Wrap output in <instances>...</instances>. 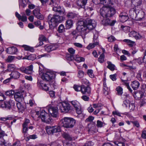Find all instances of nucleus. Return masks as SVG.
Returning <instances> with one entry per match:
<instances>
[{
    "label": "nucleus",
    "instance_id": "obj_61",
    "mask_svg": "<svg viewBox=\"0 0 146 146\" xmlns=\"http://www.w3.org/2000/svg\"><path fill=\"white\" fill-rule=\"evenodd\" d=\"M131 122L133 124L134 126H135L138 128L140 127V125L138 121H132Z\"/></svg>",
    "mask_w": 146,
    "mask_h": 146
},
{
    "label": "nucleus",
    "instance_id": "obj_11",
    "mask_svg": "<svg viewBox=\"0 0 146 146\" xmlns=\"http://www.w3.org/2000/svg\"><path fill=\"white\" fill-rule=\"evenodd\" d=\"M70 102L75 108L77 113L78 114H81L82 113L81 106L79 102L76 100L72 101Z\"/></svg>",
    "mask_w": 146,
    "mask_h": 146
},
{
    "label": "nucleus",
    "instance_id": "obj_3",
    "mask_svg": "<svg viewBox=\"0 0 146 146\" xmlns=\"http://www.w3.org/2000/svg\"><path fill=\"white\" fill-rule=\"evenodd\" d=\"M48 21L50 28L53 29L56 27L58 24L62 22L63 17L58 15L50 14L48 16Z\"/></svg>",
    "mask_w": 146,
    "mask_h": 146
},
{
    "label": "nucleus",
    "instance_id": "obj_2",
    "mask_svg": "<svg viewBox=\"0 0 146 146\" xmlns=\"http://www.w3.org/2000/svg\"><path fill=\"white\" fill-rule=\"evenodd\" d=\"M96 25V22L94 20L88 18L84 21H79L76 28L82 31V33L84 32L87 34L91 30L94 29Z\"/></svg>",
    "mask_w": 146,
    "mask_h": 146
},
{
    "label": "nucleus",
    "instance_id": "obj_43",
    "mask_svg": "<svg viewBox=\"0 0 146 146\" xmlns=\"http://www.w3.org/2000/svg\"><path fill=\"white\" fill-rule=\"evenodd\" d=\"M74 59L75 61L78 62L84 61L85 60V59L83 57H80L79 56L78 57H75Z\"/></svg>",
    "mask_w": 146,
    "mask_h": 146
},
{
    "label": "nucleus",
    "instance_id": "obj_63",
    "mask_svg": "<svg viewBox=\"0 0 146 146\" xmlns=\"http://www.w3.org/2000/svg\"><path fill=\"white\" fill-rule=\"evenodd\" d=\"M141 71H139L136 76V78L140 81H141L142 80L141 78Z\"/></svg>",
    "mask_w": 146,
    "mask_h": 146
},
{
    "label": "nucleus",
    "instance_id": "obj_9",
    "mask_svg": "<svg viewBox=\"0 0 146 146\" xmlns=\"http://www.w3.org/2000/svg\"><path fill=\"white\" fill-rule=\"evenodd\" d=\"M33 66L31 64L26 67L24 66H22L20 68H17L16 70H19L23 73L27 74H31L32 73L33 71Z\"/></svg>",
    "mask_w": 146,
    "mask_h": 146
},
{
    "label": "nucleus",
    "instance_id": "obj_23",
    "mask_svg": "<svg viewBox=\"0 0 146 146\" xmlns=\"http://www.w3.org/2000/svg\"><path fill=\"white\" fill-rule=\"evenodd\" d=\"M63 137L69 141H72L75 139L76 138L73 136L72 135L69 134V133H65L63 134Z\"/></svg>",
    "mask_w": 146,
    "mask_h": 146
},
{
    "label": "nucleus",
    "instance_id": "obj_62",
    "mask_svg": "<svg viewBox=\"0 0 146 146\" xmlns=\"http://www.w3.org/2000/svg\"><path fill=\"white\" fill-rule=\"evenodd\" d=\"M101 3H102L103 4H106L108 5L111 4L112 3L111 0H102Z\"/></svg>",
    "mask_w": 146,
    "mask_h": 146
},
{
    "label": "nucleus",
    "instance_id": "obj_46",
    "mask_svg": "<svg viewBox=\"0 0 146 146\" xmlns=\"http://www.w3.org/2000/svg\"><path fill=\"white\" fill-rule=\"evenodd\" d=\"M117 91V94L119 95H121L123 93V89L120 86H118L116 88Z\"/></svg>",
    "mask_w": 146,
    "mask_h": 146
},
{
    "label": "nucleus",
    "instance_id": "obj_57",
    "mask_svg": "<svg viewBox=\"0 0 146 146\" xmlns=\"http://www.w3.org/2000/svg\"><path fill=\"white\" fill-rule=\"evenodd\" d=\"M135 106L134 103H130L129 105V108L131 111H133L135 108Z\"/></svg>",
    "mask_w": 146,
    "mask_h": 146
},
{
    "label": "nucleus",
    "instance_id": "obj_10",
    "mask_svg": "<svg viewBox=\"0 0 146 146\" xmlns=\"http://www.w3.org/2000/svg\"><path fill=\"white\" fill-rule=\"evenodd\" d=\"M54 74L52 72L47 71L43 73L42 76V78L46 82L49 81L52 79Z\"/></svg>",
    "mask_w": 146,
    "mask_h": 146
},
{
    "label": "nucleus",
    "instance_id": "obj_44",
    "mask_svg": "<svg viewBox=\"0 0 146 146\" xmlns=\"http://www.w3.org/2000/svg\"><path fill=\"white\" fill-rule=\"evenodd\" d=\"M40 9L39 7H37L33 11V13L35 16H36L40 13Z\"/></svg>",
    "mask_w": 146,
    "mask_h": 146
},
{
    "label": "nucleus",
    "instance_id": "obj_21",
    "mask_svg": "<svg viewBox=\"0 0 146 146\" xmlns=\"http://www.w3.org/2000/svg\"><path fill=\"white\" fill-rule=\"evenodd\" d=\"M17 51V49L15 47H9L7 49V52L10 54H15Z\"/></svg>",
    "mask_w": 146,
    "mask_h": 146
},
{
    "label": "nucleus",
    "instance_id": "obj_54",
    "mask_svg": "<svg viewBox=\"0 0 146 146\" xmlns=\"http://www.w3.org/2000/svg\"><path fill=\"white\" fill-rule=\"evenodd\" d=\"M22 126L23 127L22 133L25 135L28 131V126L23 125Z\"/></svg>",
    "mask_w": 146,
    "mask_h": 146
},
{
    "label": "nucleus",
    "instance_id": "obj_36",
    "mask_svg": "<svg viewBox=\"0 0 146 146\" xmlns=\"http://www.w3.org/2000/svg\"><path fill=\"white\" fill-rule=\"evenodd\" d=\"M19 7L21 6L24 8L27 5L26 0H19Z\"/></svg>",
    "mask_w": 146,
    "mask_h": 146
},
{
    "label": "nucleus",
    "instance_id": "obj_14",
    "mask_svg": "<svg viewBox=\"0 0 146 146\" xmlns=\"http://www.w3.org/2000/svg\"><path fill=\"white\" fill-rule=\"evenodd\" d=\"M79 33H80L81 35L83 38H84L85 37V35L87 34L84 32V33H82V31L77 29V28H76L75 30L73 31L71 34L72 35L74 36L73 38L75 39H76L78 36L79 35Z\"/></svg>",
    "mask_w": 146,
    "mask_h": 146
},
{
    "label": "nucleus",
    "instance_id": "obj_35",
    "mask_svg": "<svg viewBox=\"0 0 146 146\" xmlns=\"http://www.w3.org/2000/svg\"><path fill=\"white\" fill-rule=\"evenodd\" d=\"M146 59V58H145V57L143 58L140 57L135 60L134 61L136 63L141 64L143 62H145V60Z\"/></svg>",
    "mask_w": 146,
    "mask_h": 146
},
{
    "label": "nucleus",
    "instance_id": "obj_58",
    "mask_svg": "<svg viewBox=\"0 0 146 146\" xmlns=\"http://www.w3.org/2000/svg\"><path fill=\"white\" fill-rule=\"evenodd\" d=\"M137 32L134 31L131 32L129 34V37H134L135 38V36L137 35Z\"/></svg>",
    "mask_w": 146,
    "mask_h": 146
},
{
    "label": "nucleus",
    "instance_id": "obj_13",
    "mask_svg": "<svg viewBox=\"0 0 146 146\" xmlns=\"http://www.w3.org/2000/svg\"><path fill=\"white\" fill-rule=\"evenodd\" d=\"M14 102L11 100H10L8 102H2L1 105V107L2 108H5L10 110L11 108V106H14Z\"/></svg>",
    "mask_w": 146,
    "mask_h": 146
},
{
    "label": "nucleus",
    "instance_id": "obj_38",
    "mask_svg": "<svg viewBox=\"0 0 146 146\" xmlns=\"http://www.w3.org/2000/svg\"><path fill=\"white\" fill-rule=\"evenodd\" d=\"M7 70L9 71H12L15 70H16L17 68H16L14 64H10L8 65L7 66Z\"/></svg>",
    "mask_w": 146,
    "mask_h": 146
},
{
    "label": "nucleus",
    "instance_id": "obj_56",
    "mask_svg": "<svg viewBox=\"0 0 146 146\" xmlns=\"http://www.w3.org/2000/svg\"><path fill=\"white\" fill-rule=\"evenodd\" d=\"M114 143L117 146H125V143L122 142L115 141L114 142Z\"/></svg>",
    "mask_w": 146,
    "mask_h": 146
},
{
    "label": "nucleus",
    "instance_id": "obj_42",
    "mask_svg": "<svg viewBox=\"0 0 146 146\" xmlns=\"http://www.w3.org/2000/svg\"><path fill=\"white\" fill-rule=\"evenodd\" d=\"M123 42L128 43V45L130 47H132L134 43V42L129 39H125L123 40Z\"/></svg>",
    "mask_w": 146,
    "mask_h": 146
},
{
    "label": "nucleus",
    "instance_id": "obj_55",
    "mask_svg": "<svg viewBox=\"0 0 146 146\" xmlns=\"http://www.w3.org/2000/svg\"><path fill=\"white\" fill-rule=\"evenodd\" d=\"M66 59L69 61H72L74 59L73 55L71 54H68L66 56Z\"/></svg>",
    "mask_w": 146,
    "mask_h": 146
},
{
    "label": "nucleus",
    "instance_id": "obj_52",
    "mask_svg": "<svg viewBox=\"0 0 146 146\" xmlns=\"http://www.w3.org/2000/svg\"><path fill=\"white\" fill-rule=\"evenodd\" d=\"M37 138V136L35 134H33L32 135H31L28 136L27 137L26 139L28 141L30 139H35Z\"/></svg>",
    "mask_w": 146,
    "mask_h": 146
},
{
    "label": "nucleus",
    "instance_id": "obj_26",
    "mask_svg": "<svg viewBox=\"0 0 146 146\" xmlns=\"http://www.w3.org/2000/svg\"><path fill=\"white\" fill-rule=\"evenodd\" d=\"M103 85L104 94L105 96H106L108 94L109 89L107 86L106 81H104Z\"/></svg>",
    "mask_w": 146,
    "mask_h": 146
},
{
    "label": "nucleus",
    "instance_id": "obj_45",
    "mask_svg": "<svg viewBox=\"0 0 146 146\" xmlns=\"http://www.w3.org/2000/svg\"><path fill=\"white\" fill-rule=\"evenodd\" d=\"M104 53H102L101 54L99 57L98 59V61L100 63H103L104 61Z\"/></svg>",
    "mask_w": 146,
    "mask_h": 146
},
{
    "label": "nucleus",
    "instance_id": "obj_41",
    "mask_svg": "<svg viewBox=\"0 0 146 146\" xmlns=\"http://www.w3.org/2000/svg\"><path fill=\"white\" fill-rule=\"evenodd\" d=\"M123 82V84L129 90L130 92H131L132 90L129 86V84L127 81L123 80H121Z\"/></svg>",
    "mask_w": 146,
    "mask_h": 146
},
{
    "label": "nucleus",
    "instance_id": "obj_50",
    "mask_svg": "<svg viewBox=\"0 0 146 146\" xmlns=\"http://www.w3.org/2000/svg\"><path fill=\"white\" fill-rule=\"evenodd\" d=\"M121 29L124 31L127 32L130 30V27L129 26H124L123 25H121Z\"/></svg>",
    "mask_w": 146,
    "mask_h": 146
},
{
    "label": "nucleus",
    "instance_id": "obj_7",
    "mask_svg": "<svg viewBox=\"0 0 146 146\" xmlns=\"http://www.w3.org/2000/svg\"><path fill=\"white\" fill-rule=\"evenodd\" d=\"M140 13L143 14V12L138 10L135 9L133 8L131 9L129 12V14L130 17L133 19L137 20L138 18H140L141 17L140 16Z\"/></svg>",
    "mask_w": 146,
    "mask_h": 146
},
{
    "label": "nucleus",
    "instance_id": "obj_16",
    "mask_svg": "<svg viewBox=\"0 0 146 146\" xmlns=\"http://www.w3.org/2000/svg\"><path fill=\"white\" fill-rule=\"evenodd\" d=\"M42 82V81H38L37 82V86L39 88L42 89L44 91H48L49 89V85L45 84H43Z\"/></svg>",
    "mask_w": 146,
    "mask_h": 146
},
{
    "label": "nucleus",
    "instance_id": "obj_17",
    "mask_svg": "<svg viewBox=\"0 0 146 146\" xmlns=\"http://www.w3.org/2000/svg\"><path fill=\"white\" fill-rule=\"evenodd\" d=\"M81 92L83 94H90L91 93V88L89 86H86L84 85H81Z\"/></svg>",
    "mask_w": 146,
    "mask_h": 146
},
{
    "label": "nucleus",
    "instance_id": "obj_34",
    "mask_svg": "<svg viewBox=\"0 0 146 146\" xmlns=\"http://www.w3.org/2000/svg\"><path fill=\"white\" fill-rule=\"evenodd\" d=\"M93 41H99L98 40L99 36L98 32L96 30H94L93 31Z\"/></svg>",
    "mask_w": 146,
    "mask_h": 146
},
{
    "label": "nucleus",
    "instance_id": "obj_33",
    "mask_svg": "<svg viewBox=\"0 0 146 146\" xmlns=\"http://www.w3.org/2000/svg\"><path fill=\"white\" fill-rule=\"evenodd\" d=\"M57 31L59 33H62L65 32V28L63 24H61L58 27Z\"/></svg>",
    "mask_w": 146,
    "mask_h": 146
},
{
    "label": "nucleus",
    "instance_id": "obj_53",
    "mask_svg": "<svg viewBox=\"0 0 146 146\" xmlns=\"http://www.w3.org/2000/svg\"><path fill=\"white\" fill-rule=\"evenodd\" d=\"M93 70H88L87 71V74L91 78H93L94 77V75L93 73Z\"/></svg>",
    "mask_w": 146,
    "mask_h": 146
},
{
    "label": "nucleus",
    "instance_id": "obj_29",
    "mask_svg": "<svg viewBox=\"0 0 146 146\" xmlns=\"http://www.w3.org/2000/svg\"><path fill=\"white\" fill-rule=\"evenodd\" d=\"M73 22L71 19L67 20L66 22V27L67 29L71 28L73 26Z\"/></svg>",
    "mask_w": 146,
    "mask_h": 146
},
{
    "label": "nucleus",
    "instance_id": "obj_59",
    "mask_svg": "<svg viewBox=\"0 0 146 146\" xmlns=\"http://www.w3.org/2000/svg\"><path fill=\"white\" fill-rule=\"evenodd\" d=\"M104 123L98 120L97 121V126L98 127H101L103 126Z\"/></svg>",
    "mask_w": 146,
    "mask_h": 146
},
{
    "label": "nucleus",
    "instance_id": "obj_51",
    "mask_svg": "<svg viewBox=\"0 0 146 146\" xmlns=\"http://www.w3.org/2000/svg\"><path fill=\"white\" fill-rule=\"evenodd\" d=\"M13 119V117L8 116L7 117H0V120L3 121H6L7 120H11Z\"/></svg>",
    "mask_w": 146,
    "mask_h": 146
},
{
    "label": "nucleus",
    "instance_id": "obj_6",
    "mask_svg": "<svg viewBox=\"0 0 146 146\" xmlns=\"http://www.w3.org/2000/svg\"><path fill=\"white\" fill-rule=\"evenodd\" d=\"M38 117H40L42 121L47 123H50L52 121L49 115L44 110H40V115Z\"/></svg>",
    "mask_w": 146,
    "mask_h": 146
},
{
    "label": "nucleus",
    "instance_id": "obj_37",
    "mask_svg": "<svg viewBox=\"0 0 146 146\" xmlns=\"http://www.w3.org/2000/svg\"><path fill=\"white\" fill-rule=\"evenodd\" d=\"M24 48L25 50L27 51H29L31 52H33L34 51V48L32 47H31L27 45H23L22 46Z\"/></svg>",
    "mask_w": 146,
    "mask_h": 146
},
{
    "label": "nucleus",
    "instance_id": "obj_31",
    "mask_svg": "<svg viewBox=\"0 0 146 146\" xmlns=\"http://www.w3.org/2000/svg\"><path fill=\"white\" fill-rule=\"evenodd\" d=\"M93 42H94L93 43H90L88 45V46L87 47V49L90 50L94 48L96 46L99 45V41H93Z\"/></svg>",
    "mask_w": 146,
    "mask_h": 146
},
{
    "label": "nucleus",
    "instance_id": "obj_15",
    "mask_svg": "<svg viewBox=\"0 0 146 146\" xmlns=\"http://www.w3.org/2000/svg\"><path fill=\"white\" fill-rule=\"evenodd\" d=\"M24 92H17L14 94V98L15 100L17 102L22 101L24 100L23 93Z\"/></svg>",
    "mask_w": 146,
    "mask_h": 146
},
{
    "label": "nucleus",
    "instance_id": "obj_20",
    "mask_svg": "<svg viewBox=\"0 0 146 146\" xmlns=\"http://www.w3.org/2000/svg\"><path fill=\"white\" fill-rule=\"evenodd\" d=\"M15 14L16 16L18 18L19 20H21L23 22H25L27 21V18L24 13L21 14L23 15L22 16H21L17 12H16Z\"/></svg>",
    "mask_w": 146,
    "mask_h": 146
},
{
    "label": "nucleus",
    "instance_id": "obj_24",
    "mask_svg": "<svg viewBox=\"0 0 146 146\" xmlns=\"http://www.w3.org/2000/svg\"><path fill=\"white\" fill-rule=\"evenodd\" d=\"M107 63L108 65L107 66V68L111 71H113L114 70H116L117 68L115 65L112 64V63L110 61H107Z\"/></svg>",
    "mask_w": 146,
    "mask_h": 146
},
{
    "label": "nucleus",
    "instance_id": "obj_1",
    "mask_svg": "<svg viewBox=\"0 0 146 146\" xmlns=\"http://www.w3.org/2000/svg\"><path fill=\"white\" fill-rule=\"evenodd\" d=\"M100 14L104 18L102 21V23L104 25H109L110 26H113L116 21L110 20L109 17L114 15L116 11L115 9L113 7H103L100 10Z\"/></svg>",
    "mask_w": 146,
    "mask_h": 146
},
{
    "label": "nucleus",
    "instance_id": "obj_25",
    "mask_svg": "<svg viewBox=\"0 0 146 146\" xmlns=\"http://www.w3.org/2000/svg\"><path fill=\"white\" fill-rule=\"evenodd\" d=\"M77 5L80 7L84 8V6L86 4L87 0H78Z\"/></svg>",
    "mask_w": 146,
    "mask_h": 146
},
{
    "label": "nucleus",
    "instance_id": "obj_64",
    "mask_svg": "<svg viewBox=\"0 0 146 146\" xmlns=\"http://www.w3.org/2000/svg\"><path fill=\"white\" fill-rule=\"evenodd\" d=\"M50 146H61L58 141H55L52 142Z\"/></svg>",
    "mask_w": 146,
    "mask_h": 146
},
{
    "label": "nucleus",
    "instance_id": "obj_47",
    "mask_svg": "<svg viewBox=\"0 0 146 146\" xmlns=\"http://www.w3.org/2000/svg\"><path fill=\"white\" fill-rule=\"evenodd\" d=\"M138 51V49L135 46L132 47L130 50V52L133 55L136 53Z\"/></svg>",
    "mask_w": 146,
    "mask_h": 146
},
{
    "label": "nucleus",
    "instance_id": "obj_39",
    "mask_svg": "<svg viewBox=\"0 0 146 146\" xmlns=\"http://www.w3.org/2000/svg\"><path fill=\"white\" fill-rule=\"evenodd\" d=\"M76 15L74 13L72 12H68L66 15L68 18L73 19L76 17Z\"/></svg>",
    "mask_w": 146,
    "mask_h": 146
},
{
    "label": "nucleus",
    "instance_id": "obj_27",
    "mask_svg": "<svg viewBox=\"0 0 146 146\" xmlns=\"http://www.w3.org/2000/svg\"><path fill=\"white\" fill-rule=\"evenodd\" d=\"M140 84L138 82L134 81L132 82L131 86L134 90H136L139 87Z\"/></svg>",
    "mask_w": 146,
    "mask_h": 146
},
{
    "label": "nucleus",
    "instance_id": "obj_4",
    "mask_svg": "<svg viewBox=\"0 0 146 146\" xmlns=\"http://www.w3.org/2000/svg\"><path fill=\"white\" fill-rule=\"evenodd\" d=\"M61 126L66 128H72L75 124L76 120L73 118L64 117L60 120Z\"/></svg>",
    "mask_w": 146,
    "mask_h": 146
},
{
    "label": "nucleus",
    "instance_id": "obj_49",
    "mask_svg": "<svg viewBox=\"0 0 146 146\" xmlns=\"http://www.w3.org/2000/svg\"><path fill=\"white\" fill-rule=\"evenodd\" d=\"M81 85L74 84L73 86L74 89L77 92H79L81 91Z\"/></svg>",
    "mask_w": 146,
    "mask_h": 146
},
{
    "label": "nucleus",
    "instance_id": "obj_22",
    "mask_svg": "<svg viewBox=\"0 0 146 146\" xmlns=\"http://www.w3.org/2000/svg\"><path fill=\"white\" fill-rule=\"evenodd\" d=\"M20 75L21 74L16 70V71L12 72L10 74V75L11 78H13L15 79L19 78L20 77Z\"/></svg>",
    "mask_w": 146,
    "mask_h": 146
},
{
    "label": "nucleus",
    "instance_id": "obj_40",
    "mask_svg": "<svg viewBox=\"0 0 146 146\" xmlns=\"http://www.w3.org/2000/svg\"><path fill=\"white\" fill-rule=\"evenodd\" d=\"M132 2L135 6L140 5L142 3L141 0H132Z\"/></svg>",
    "mask_w": 146,
    "mask_h": 146
},
{
    "label": "nucleus",
    "instance_id": "obj_19",
    "mask_svg": "<svg viewBox=\"0 0 146 146\" xmlns=\"http://www.w3.org/2000/svg\"><path fill=\"white\" fill-rule=\"evenodd\" d=\"M7 135L5 132L1 129L0 130V145H2L5 143V140L4 139V137L7 136Z\"/></svg>",
    "mask_w": 146,
    "mask_h": 146
},
{
    "label": "nucleus",
    "instance_id": "obj_28",
    "mask_svg": "<svg viewBox=\"0 0 146 146\" xmlns=\"http://www.w3.org/2000/svg\"><path fill=\"white\" fill-rule=\"evenodd\" d=\"M56 48V47L55 45H51L45 46V50L47 52H50L52 50H55Z\"/></svg>",
    "mask_w": 146,
    "mask_h": 146
},
{
    "label": "nucleus",
    "instance_id": "obj_32",
    "mask_svg": "<svg viewBox=\"0 0 146 146\" xmlns=\"http://www.w3.org/2000/svg\"><path fill=\"white\" fill-rule=\"evenodd\" d=\"M53 10L54 11L59 13H63V9H62L61 7L57 5L56 7H53Z\"/></svg>",
    "mask_w": 146,
    "mask_h": 146
},
{
    "label": "nucleus",
    "instance_id": "obj_12",
    "mask_svg": "<svg viewBox=\"0 0 146 146\" xmlns=\"http://www.w3.org/2000/svg\"><path fill=\"white\" fill-rule=\"evenodd\" d=\"M48 111L53 117H57L58 116V110L57 108L53 107L48 108Z\"/></svg>",
    "mask_w": 146,
    "mask_h": 146
},
{
    "label": "nucleus",
    "instance_id": "obj_8",
    "mask_svg": "<svg viewBox=\"0 0 146 146\" xmlns=\"http://www.w3.org/2000/svg\"><path fill=\"white\" fill-rule=\"evenodd\" d=\"M46 131L48 134H53L54 133L61 131L60 127L58 125L46 126L45 127Z\"/></svg>",
    "mask_w": 146,
    "mask_h": 146
},
{
    "label": "nucleus",
    "instance_id": "obj_60",
    "mask_svg": "<svg viewBox=\"0 0 146 146\" xmlns=\"http://www.w3.org/2000/svg\"><path fill=\"white\" fill-rule=\"evenodd\" d=\"M81 82L82 84L87 85V86H89V81L86 78H83L81 80Z\"/></svg>",
    "mask_w": 146,
    "mask_h": 146
},
{
    "label": "nucleus",
    "instance_id": "obj_48",
    "mask_svg": "<svg viewBox=\"0 0 146 146\" xmlns=\"http://www.w3.org/2000/svg\"><path fill=\"white\" fill-rule=\"evenodd\" d=\"M36 58V55L35 54H31L27 56V58L29 60H35Z\"/></svg>",
    "mask_w": 146,
    "mask_h": 146
},
{
    "label": "nucleus",
    "instance_id": "obj_5",
    "mask_svg": "<svg viewBox=\"0 0 146 146\" xmlns=\"http://www.w3.org/2000/svg\"><path fill=\"white\" fill-rule=\"evenodd\" d=\"M59 109L61 112L66 113L72 111V107L68 102H63L60 104Z\"/></svg>",
    "mask_w": 146,
    "mask_h": 146
},
{
    "label": "nucleus",
    "instance_id": "obj_18",
    "mask_svg": "<svg viewBox=\"0 0 146 146\" xmlns=\"http://www.w3.org/2000/svg\"><path fill=\"white\" fill-rule=\"evenodd\" d=\"M119 19L122 22L126 21L128 19L129 17L127 13L125 12H122L119 15Z\"/></svg>",
    "mask_w": 146,
    "mask_h": 146
},
{
    "label": "nucleus",
    "instance_id": "obj_30",
    "mask_svg": "<svg viewBox=\"0 0 146 146\" xmlns=\"http://www.w3.org/2000/svg\"><path fill=\"white\" fill-rule=\"evenodd\" d=\"M21 102H18L16 104V105L17 108L19 111L21 112H22L25 110V106L21 103Z\"/></svg>",
    "mask_w": 146,
    "mask_h": 146
}]
</instances>
